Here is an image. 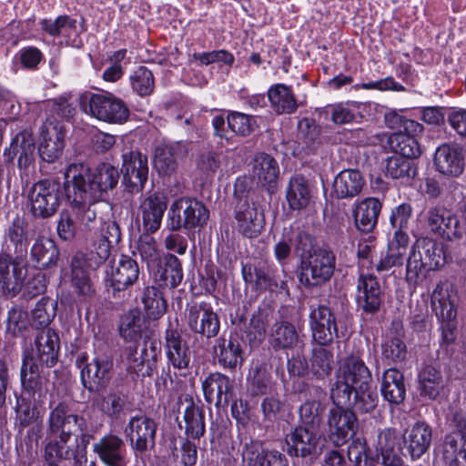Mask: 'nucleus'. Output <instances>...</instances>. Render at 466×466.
<instances>
[{
	"mask_svg": "<svg viewBox=\"0 0 466 466\" xmlns=\"http://www.w3.org/2000/svg\"><path fill=\"white\" fill-rule=\"evenodd\" d=\"M50 409L46 458L68 459L73 456L74 450L86 451L87 446L95 439L86 419L73 413L66 401H60Z\"/></svg>",
	"mask_w": 466,
	"mask_h": 466,
	"instance_id": "nucleus-1",
	"label": "nucleus"
},
{
	"mask_svg": "<svg viewBox=\"0 0 466 466\" xmlns=\"http://www.w3.org/2000/svg\"><path fill=\"white\" fill-rule=\"evenodd\" d=\"M29 232L25 222L16 218L6 231L7 252L0 254V286L3 292L16 295L26 276L24 259L27 255Z\"/></svg>",
	"mask_w": 466,
	"mask_h": 466,
	"instance_id": "nucleus-2",
	"label": "nucleus"
},
{
	"mask_svg": "<svg viewBox=\"0 0 466 466\" xmlns=\"http://www.w3.org/2000/svg\"><path fill=\"white\" fill-rule=\"evenodd\" d=\"M118 169L110 164H102L95 169L84 163H72L65 172V183L84 192L86 198L101 200L104 194L116 187Z\"/></svg>",
	"mask_w": 466,
	"mask_h": 466,
	"instance_id": "nucleus-3",
	"label": "nucleus"
},
{
	"mask_svg": "<svg viewBox=\"0 0 466 466\" xmlns=\"http://www.w3.org/2000/svg\"><path fill=\"white\" fill-rule=\"evenodd\" d=\"M371 381V372L360 357L350 355L341 359L330 389L334 405H350L353 390L370 385Z\"/></svg>",
	"mask_w": 466,
	"mask_h": 466,
	"instance_id": "nucleus-4",
	"label": "nucleus"
},
{
	"mask_svg": "<svg viewBox=\"0 0 466 466\" xmlns=\"http://www.w3.org/2000/svg\"><path fill=\"white\" fill-rule=\"evenodd\" d=\"M81 109L92 117L109 124H123L129 117V108L110 92H86L79 97Z\"/></svg>",
	"mask_w": 466,
	"mask_h": 466,
	"instance_id": "nucleus-5",
	"label": "nucleus"
},
{
	"mask_svg": "<svg viewBox=\"0 0 466 466\" xmlns=\"http://www.w3.org/2000/svg\"><path fill=\"white\" fill-rule=\"evenodd\" d=\"M65 183L45 178L34 183L28 191L31 211L35 217L47 218L54 216L64 199Z\"/></svg>",
	"mask_w": 466,
	"mask_h": 466,
	"instance_id": "nucleus-6",
	"label": "nucleus"
},
{
	"mask_svg": "<svg viewBox=\"0 0 466 466\" xmlns=\"http://www.w3.org/2000/svg\"><path fill=\"white\" fill-rule=\"evenodd\" d=\"M209 212L205 205L197 199L181 198L175 200L167 214V228L178 231L202 228L208 221Z\"/></svg>",
	"mask_w": 466,
	"mask_h": 466,
	"instance_id": "nucleus-7",
	"label": "nucleus"
},
{
	"mask_svg": "<svg viewBox=\"0 0 466 466\" xmlns=\"http://www.w3.org/2000/svg\"><path fill=\"white\" fill-rule=\"evenodd\" d=\"M335 266L334 252L328 247H319L312 256L300 262L299 281L308 288L321 286L331 279Z\"/></svg>",
	"mask_w": 466,
	"mask_h": 466,
	"instance_id": "nucleus-8",
	"label": "nucleus"
},
{
	"mask_svg": "<svg viewBox=\"0 0 466 466\" xmlns=\"http://www.w3.org/2000/svg\"><path fill=\"white\" fill-rule=\"evenodd\" d=\"M161 351V343L157 339L145 338L141 342L125 348L127 370L137 377L151 376Z\"/></svg>",
	"mask_w": 466,
	"mask_h": 466,
	"instance_id": "nucleus-9",
	"label": "nucleus"
},
{
	"mask_svg": "<svg viewBox=\"0 0 466 466\" xmlns=\"http://www.w3.org/2000/svg\"><path fill=\"white\" fill-rule=\"evenodd\" d=\"M185 319L191 332L207 339H214L219 333V317L207 301H193L187 304Z\"/></svg>",
	"mask_w": 466,
	"mask_h": 466,
	"instance_id": "nucleus-10",
	"label": "nucleus"
},
{
	"mask_svg": "<svg viewBox=\"0 0 466 466\" xmlns=\"http://www.w3.org/2000/svg\"><path fill=\"white\" fill-rule=\"evenodd\" d=\"M95 260V258L83 252L76 253L70 260V285L80 302H89L96 295L90 273L100 266H94Z\"/></svg>",
	"mask_w": 466,
	"mask_h": 466,
	"instance_id": "nucleus-11",
	"label": "nucleus"
},
{
	"mask_svg": "<svg viewBox=\"0 0 466 466\" xmlns=\"http://www.w3.org/2000/svg\"><path fill=\"white\" fill-rule=\"evenodd\" d=\"M350 407V405H335L329 410L328 436L335 446L347 443L356 434L358 420Z\"/></svg>",
	"mask_w": 466,
	"mask_h": 466,
	"instance_id": "nucleus-12",
	"label": "nucleus"
},
{
	"mask_svg": "<svg viewBox=\"0 0 466 466\" xmlns=\"http://www.w3.org/2000/svg\"><path fill=\"white\" fill-rule=\"evenodd\" d=\"M139 273L137 260L127 255H121L111 266L108 292L116 299H125L129 296L128 289L137 282Z\"/></svg>",
	"mask_w": 466,
	"mask_h": 466,
	"instance_id": "nucleus-13",
	"label": "nucleus"
},
{
	"mask_svg": "<svg viewBox=\"0 0 466 466\" xmlns=\"http://www.w3.org/2000/svg\"><path fill=\"white\" fill-rule=\"evenodd\" d=\"M427 225L430 230L449 241L461 239L465 234V225L459 218L443 206L431 207L426 214Z\"/></svg>",
	"mask_w": 466,
	"mask_h": 466,
	"instance_id": "nucleus-14",
	"label": "nucleus"
},
{
	"mask_svg": "<svg viewBox=\"0 0 466 466\" xmlns=\"http://www.w3.org/2000/svg\"><path fill=\"white\" fill-rule=\"evenodd\" d=\"M309 325L313 341L319 346H329L339 337L335 314L325 304L310 306Z\"/></svg>",
	"mask_w": 466,
	"mask_h": 466,
	"instance_id": "nucleus-15",
	"label": "nucleus"
},
{
	"mask_svg": "<svg viewBox=\"0 0 466 466\" xmlns=\"http://www.w3.org/2000/svg\"><path fill=\"white\" fill-rule=\"evenodd\" d=\"M283 451L291 457H316L320 451V436L313 429L298 426L286 434Z\"/></svg>",
	"mask_w": 466,
	"mask_h": 466,
	"instance_id": "nucleus-16",
	"label": "nucleus"
},
{
	"mask_svg": "<svg viewBox=\"0 0 466 466\" xmlns=\"http://www.w3.org/2000/svg\"><path fill=\"white\" fill-rule=\"evenodd\" d=\"M122 160L121 173L126 189L130 193L142 191L148 177L147 155L131 150L122 155Z\"/></svg>",
	"mask_w": 466,
	"mask_h": 466,
	"instance_id": "nucleus-17",
	"label": "nucleus"
},
{
	"mask_svg": "<svg viewBox=\"0 0 466 466\" xmlns=\"http://www.w3.org/2000/svg\"><path fill=\"white\" fill-rule=\"evenodd\" d=\"M126 438L135 452L144 453L155 447L157 424L147 416H133L124 429Z\"/></svg>",
	"mask_w": 466,
	"mask_h": 466,
	"instance_id": "nucleus-18",
	"label": "nucleus"
},
{
	"mask_svg": "<svg viewBox=\"0 0 466 466\" xmlns=\"http://www.w3.org/2000/svg\"><path fill=\"white\" fill-rule=\"evenodd\" d=\"M121 240V229L114 220L100 223L99 228L95 231L90 242L89 250L86 252L96 260L94 266H101L109 258L111 248Z\"/></svg>",
	"mask_w": 466,
	"mask_h": 466,
	"instance_id": "nucleus-19",
	"label": "nucleus"
},
{
	"mask_svg": "<svg viewBox=\"0 0 466 466\" xmlns=\"http://www.w3.org/2000/svg\"><path fill=\"white\" fill-rule=\"evenodd\" d=\"M86 360V355L76 360L78 368H81L82 383L89 391L99 390L110 380L109 373L113 368V360L106 356L95 357L90 362Z\"/></svg>",
	"mask_w": 466,
	"mask_h": 466,
	"instance_id": "nucleus-20",
	"label": "nucleus"
},
{
	"mask_svg": "<svg viewBox=\"0 0 466 466\" xmlns=\"http://www.w3.org/2000/svg\"><path fill=\"white\" fill-rule=\"evenodd\" d=\"M384 293L373 274L360 273L356 286V304L362 313L374 315L380 309Z\"/></svg>",
	"mask_w": 466,
	"mask_h": 466,
	"instance_id": "nucleus-21",
	"label": "nucleus"
},
{
	"mask_svg": "<svg viewBox=\"0 0 466 466\" xmlns=\"http://www.w3.org/2000/svg\"><path fill=\"white\" fill-rule=\"evenodd\" d=\"M81 190H76L65 183V195L70 203L73 215L83 230H91L97 222L96 205L99 199H91L84 195Z\"/></svg>",
	"mask_w": 466,
	"mask_h": 466,
	"instance_id": "nucleus-22",
	"label": "nucleus"
},
{
	"mask_svg": "<svg viewBox=\"0 0 466 466\" xmlns=\"http://www.w3.org/2000/svg\"><path fill=\"white\" fill-rule=\"evenodd\" d=\"M240 446L242 466H289L284 454L266 450L260 441L245 438Z\"/></svg>",
	"mask_w": 466,
	"mask_h": 466,
	"instance_id": "nucleus-23",
	"label": "nucleus"
},
{
	"mask_svg": "<svg viewBox=\"0 0 466 466\" xmlns=\"http://www.w3.org/2000/svg\"><path fill=\"white\" fill-rule=\"evenodd\" d=\"M237 230L244 237H258L264 228V215L258 211L253 202L247 198H238L234 209Z\"/></svg>",
	"mask_w": 466,
	"mask_h": 466,
	"instance_id": "nucleus-24",
	"label": "nucleus"
},
{
	"mask_svg": "<svg viewBox=\"0 0 466 466\" xmlns=\"http://www.w3.org/2000/svg\"><path fill=\"white\" fill-rule=\"evenodd\" d=\"M92 451L106 466H127L126 443L118 435L106 433L92 445Z\"/></svg>",
	"mask_w": 466,
	"mask_h": 466,
	"instance_id": "nucleus-25",
	"label": "nucleus"
},
{
	"mask_svg": "<svg viewBox=\"0 0 466 466\" xmlns=\"http://www.w3.org/2000/svg\"><path fill=\"white\" fill-rule=\"evenodd\" d=\"M42 137L38 152L43 161L55 163L65 147V129L60 121L46 120L42 128Z\"/></svg>",
	"mask_w": 466,
	"mask_h": 466,
	"instance_id": "nucleus-26",
	"label": "nucleus"
},
{
	"mask_svg": "<svg viewBox=\"0 0 466 466\" xmlns=\"http://www.w3.org/2000/svg\"><path fill=\"white\" fill-rule=\"evenodd\" d=\"M60 339L58 334L51 329H42L35 339V349L30 353L25 352L26 358H34L40 366L54 367L58 360Z\"/></svg>",
	"mask_w": 466,
	"mask_h": 466,
	"instance_id": "nucleus-27",
	"label": "nucleus"
},
{
	"mask_svg": "<svg viewBox=\"0 0 466 466\" xmlns=\"http://www.w3.org/2000/svg\"><path fill=\"white\" fill-rule=\"evenodd\" d=\"M202 390L208 403H215L217 408L226 407L234 397V380L220 373H210L202 381Z\"/></svg>",
	"mask_w": 466,
	"mask_h": 466,
	"instance_id": "nucleus-28",
	"label": "nucleus"
},
{
	"mask_svg": "<svg viewBox=\"0 0 466 466\" xmlns=\"http://www.w3.org/2000/svg\"><path fill=\"white\" fill-rule=\"evenodd\" d=\"M35 142L29 130L18 132L10 143V147L4 151L5 162L13 163L18 155L17 165L20 169L28 168L35 160Z\"/></svg>",
	"mask_w": 466,
	"mask_h": 466,
	"instance_id": "nucleus-29",
	"label": "nucleus"
},
{
	"mask_svg": "<svg viewBox=\"0 0 466 466\" xmlns=\"http://www.w3.org/2000/svg\"><path fill=\"white\" fill-rule=\"evenodd\" d=\"M215 359L225 370L236 371L244 362L243 350L237 334L219 337L213 347Z\"/></svg>",
	"mask_w": 466,
	"mask_h": 466,
	"instance_id": "nucleus-30",
	"label": "nucleus"
},
{
	"mask_svg": "<svg viewBox=\"0 0 466 466\" xmlns=\"http://www.w3.org/2000/svg\"><path fill=\"white\" fill-rule=\"evenodd\" d=\"M431 441L432 428L425 421H418L403 434V449L411 461H416L429 451Z\"/></svg>",
	"mask_w": 466,
	"mask_h": 466,
	"instance_id": "nucleus-31",
	"label": "nucleus"
},
{
	"mask_svg": "<svg viewBox=\"0 0 466 466\" xmlns=\"http://www.w3.org/2000/svg\"><path fill=\"white\" fill-rule=\"evenodd\" d=\"M167 207V198L164 194L155 192L145 198L139 206L144 232L155 233L161 226Z\"/></svg>",
	"mask_w": 466,
	"mask_h": 466,
	"instance_id": "nucleus-32",
	"label": "nucleus"
},
{
	"mask_svg": "<svg viewBox=\"0 0 466 466\" xmlns=\"http://www.w3.org/2000/svg\"><path fill=\"white\" fill-rule=\"evenodd\" d=\"M382 203L376 198H366L356 201L352 207V217L356 228L362 233H370L376 228Z\"/></svg>",
	"mask_w": 466,
	"mask_h": 466,
	"instance_id": "nucleus-33",
	"label": "nucleus"
},
{
	"mask_svg": "<svg viewBox=\"0 0 466 466\" xmlns=\"http://www.w3.org/2000/svg\"><path fill=\"white\" fill-rule=\"evenodd\" d=\"M376 450L380 452L385 466H402V457L408 455L405 450L402 451L396 431L390 428L379 432Z\"/></svg>",
	"mask_w": 466,
	"mask_h": 466,
	"instance_id": "nucleus-34",
	"label": "nucleus"
},
{
	"mask_svg": "<svg viewBox=\"0 0 466 466\" xmlns=\"http://www.w3.org/2000/svg\"><path fill=\"white\" fill-rule=\"evenodd\" d=\"M434 165L445 176L459 177L464 170L462 148L448 144L440 146L435 152Z\"/></svg>",
	"mask_w": 466,
	"mask_h": 466,
	"instance_id": "nucleus-35",
	"label": "nucleus"
},
{
	"mask_svg": "<svg viewBox=\"0 0 466 466\" xmlns=\"http://www.w3.org/2000/svg\"><path fill=\"white\" fill-rule=\"evenodd\" d=\"M250 164L252 177L268 192L273 191L280 172L278 161L272 156L261 152L255 155Z\"/></svg>",
	"mask_w": 466,
	"mask_h": 466,
	"instance_id": "nucleus-36",
	"label": "nucleus"
},
{
	"mask_svg": "<svg viewBox=\"0 0 466 466\" xmlns=\"http://www.w3.org/2000/svg\"><path fill=\"white\" fill-rule=\"evenodd\" d=\"M95 403L98 410L113 421L123 422L127 414L132 410L128 395L120 390H111Z\"/></svg>",
	"mask_w": 466,
	"mask_h": 466,
	"instance_id": "nucleus-37",
	"label": "nucleus"
},
{
	"mask_svg": "<svg viewBox=\"0 0 466 466\" xmlns=\"http://www.w3.org/2000/svg\"><path fill=\"white\" fill-rule=\"evenodd\" d=\"M271 109L277 115H291L303 106L294 94L292 87L285 84L272 85L267 92Z\"/></svg>",
	"mask_w": 466,
	"mask_h": 466,
	"instance_id": "nucleus-38",
	"label": "nucleus"
},
{
	"mask_svg": "<svg viewBox=\"0 0 466 466\" xmlns=\"http://www.w3.org/2000/svg\"><path fill=\"white\" fill-rule=\"evenodd\" d=\"M166 355L168 362L177 370H186L190 363L188 346L177 329H168L165 335Z\"/></svg>",
	"mask_w": 466,
	"mask_h": 466,
	"instance_id": "nucleus-39",
	"label": "nucleus"
},
{
	"mask_svg": "<svg viewBox=\"0 0 466 466\" xmlns=\"http://www.w3.org/2000/svg\"><path fill=\"white\" fill-rule=\"evenodd\" d=\"M147 322L137 309H133L125 313L120 320L119 333L129 344L141 342L147 335Z\"/></svg>",
	"mask_w": 466,
	"mask_h": 466,
	"instance_id": "nucleus-40",
	"label": "nucleus"
},
{
	"mask_svg": "<svg viewBox=\"0 0 466 466\" xmlns=\"http://www.w3.org/2000/svg\"><path fill=\"white\" fill-rule=\"evenodd\" d=\"M268 336V342L275 351L293 350L299 342L296 327L288 320L275 321Z\"/></svg>",
	"mask_w": 466,
	"mask_h": 466,
	"instance_id": "nucleus-41",
	"label": "nucleus"
},
{
	"mask_svg": "<svg viewBox=\"0 0 466 466\" xmlns=\"http://www.w3.org/2000/svg\"><path fill=\"white\" fill-rule=\"evenodd\" d=\"M380 393L391 404H400L405 400L406 386L403 374L395 368H389L382 373Z\"/></svg>",
	"mask_w": 466,
	"mask_h": 466,
	"instance_id": "nucleus-42",
	"label": "nucleus"
},
{
	"mask_svg": "<svg viewBox=\"0 0 466 466\" xmlns=\"http://www.w3.org/2000/svg\"><path fill=\"white\" fill-rule=\"evenodd\" d=\"M155 270L156 279L165 288L175 289L183 279L181 261L171 253L163 256Z\"/></svg>",
	"mask_w": 466,
	"mask_h": 466,
	"instance_id": "nucleus-43",
	"label": "nucleus"
},
{
	"mask_svg": "<svg viewBox=\"0 0 466 466\" xmlns=\"http://www.w3.org/2000/svg\"><path fill=\"white\" fill-rule=\"evenodd\" d=\"M364 184V177L359 170L344 169L333 181V192L338 198H352L361 192Z\"/></svg>",
	"mask_w": 466,
	"mask_h": 466,
	"instance_id": "nucleus-44",
	"label": "nucleus"
},
{
	"mask_svg": "<svg viewBox=\"0 0 466 466\" xmlns=\"http://www.w3.org/2000/svg\"><path fill=\"white\" fill-rule=\"evenodd\" d=\"M311 188L307 178L295 175L289 178L286 188V199L293 210L306 208L311 199Z\"/></svg>",
	"mask_w": 466,
	"mask_h": 466,
	"instance_id": "nucleus-45",
	"label": "nucleus"
},
{
	"mask_svg": "<svg viewBox=\"0 0 466 466\" xmlns=\"http://www.w3.org/2000/svg\"><path fill=\"white\" fill-rule=\"evenodd\" d=\"M413 217V207L410 202L400 203L391 208L389 216V223L392 237H396V240L403 242L410 239L408 229Z\"/></svg>",
	"mask_w": 466,
	"mask_h": 466,
	"instance_id": "nucleus-46",
	"label": "nucleus"
},
{
	"mask_svg": "<svg viewBox=\"0 0 466 466\" xmlns=\"http://www.w3.org/2000/svg\"><path fill=\"white\" fill-rule=\"evenodd\" d=\"M187 403L183 412L185 438L199 440L206 432L203 407L195 403L192 399L187 400Z\"/></svg>",
	"mask_w": 466,
	"mask_h": 466,
	"instance_id": "nucleus-47",
	"label": "nucleus"
},
{
	"mask_svg": "<svg viewBox=\"0 0 466 466\" xmlns=\"http://www.w3.org/2000/svg\"><path fill=\"white\" fill-rule=\"evenodd\" d=\"M431 308L440 323L456 322L457 309L449 291L438 284L431 297Z\"/></svg>",
	"mask_w": 466,
	"mask_h": 466,
	"instance_id": "nucleus-48",
	"label": "nucleus"
},
{
	"mask_svg": "<svg viewBox=\"0 0 466 466\" xmlns=\"http://www.w3.org/2000/svg\"><path fill=\"white\" fill-rule=\"evenodd\" d=\"M30 256L37 268H46L56 264L59 251L50 238H38L31 248Z\"/></svg>",
	"mask_w": 466,
	"mask_h": 466,
	"instance_id": "nucleus-49",
	"label": "nucleus"
},
{
	"mask_svg": "<svg viewBox=\"0 0 466 466\" xmlns=\"http://www.w3.org/2000/svg\"><path fill=\"white\" fill-rule=\"evenodd\" d=\"M419 135L396 131L388 137V145L393 153L412 159L420 155V146L416 139Z\"/></svg>",
	"mask_w": 466,
	"mask_h": 466,
	"instance_id": "nucleus-50",
	"label": "nucleus"
},
{
	"mask_svg": "<svg viewBox=\"0 0 466 466\" xmlns=\"http://www.w3.org/2000/svg\"><path fill=\"white\" fill-rule=\"evenodd\" d=\"M40 25L44 32L53 37H64L68 45L72 36L77 35L76 20L66 15H59L55 20L43 19Z\"/></svg>",
	"mask_w": 466,
	"mask_h": 466,
	"instance_id": "nucleus-51",
	"label": "nucleus"
},
{
	"mask_svg": "<svg viewBox=\"0 0 466 466\" xmlns=\"http://www.w3.org/2000/svg\"><path fill=\"white\" fill-rule=\"evenodd\" d=\"M274 312L268 307L259 308L255 312L249 322L247 337L250 344H260L267 336V329L273 320Z\"/></svg>",
	"mask_w": 466,
	"mask_h": 466,
	"instance_id": "nucleus-52",
	"label": "nucleus"
},
{
	"mask_svg": "<svg viewBox=\"0 0 466 466\" xmlns=\"http://www.w3.org/2000/svg\"><path fill=\"white\" fill-rule=\"evenodd\" d=\"M445 466H460L459 458L466 463V434L449 433L442 446Z\"/></svg>",
	"mask_w": 466,
	"mask_h": 466,
	"instance_id": "nucleus-53",
	"label": "nucleus"
},
{
	"mask_svg": "<svg viewBox=\"0 0 466 466\" xmlns=\"http://www.w3.org/2000/svg\"><path fill=\"white\" fill-rule=\"evenodd\" d=\"M413 247L419 249L422 259L430 267V269H438L445 264L446 257L442 244L431 238H424L418 239Z\"/></svg>",
	"mask_w": 466,
	"mask_h": 466,
	"instance_id": "nucleus-54",
	"label": "nucleus"
},
{
	"mask_svg": "<svg viewBox=\"0 0 466 466\" xmlns=\"http://www.w3.org/2000/svg\"><path fill=\"white\" fill-rule=\"evenodd\" d=\"M442 389L441 371L432 365H426L419 373V390L421 396L435 400Z\"/></svg>",
	"mask_w": 466,
	"mask_h": 466,
	"instance_id": "nucleus-55",
	"label": "nucleus"
},
{
	"mask_svg": "<svg viewBox=\"0 0 466 466\" xmlns=\"http://www.w3.org/2000/svg\"><path fill=\"white\" fill-rule=\"evenodd\" d=\"M409 242L410 239L399 242L396 240V237H392L391 240L389 242L386 254L381 257L379 263L376 265L377 271H386L392 267L401 266L407 255Z\"/></svg>",
	"mask_w": 466,
	"mask_h": 466,
	"instance_id": "nucleus-56",
	"label": "nucleus"
},
{
	"mask_svg": "<svg viewBox=\"0 0 466 466\" xmlns=\"http://www.w3.org/2000/svg\"><path fill=\"white\" fill-rule=\"evenodd\" d=\"M325 347L318 345V347L313 348L310 358V371L319 380L329 376L333 370V351Z\"/></svg>",
	"mask_w": 466,
	"mask_h": 466,
	"instance_id": "nucleus-57",
	"label": "nucleus"
},
{
	"mask_svg": "<svg viewBox=\"0 0 466 466\" xmlns=\"http://www.w3.org/2000/svg\"><path fill=\"white\" fill-rule=\"evenodd\" d=\"M179 147V144H170L160 145L156 147L154 166L159 174L169 175L176 170Z\"/></svg>",
	"mask_w": 466,
	"mask_h": 466,
	"instance_id": "nucleus-58",
	"label": "nucleus"
},
{
	"mask_svg": "<svg viewBox=\"0 0 466 466\" xmlns=\"http://www.w3.org/2000/svg\"><path fill=\"white\" fill-rule=\"evenodd\" d=\"M430 270V267L422 259L419 249L412 246L406 264V281L408 285L415 289L425 279L427 272Z\"/></svg>",
	"mask_w": 466,
	"mask_h": 466,
	"instance_id": "nucleus-59",
	"label": "nucleus"
},
{
	"mask_svg": "<svg viewBox=\"0 0 466 466\" xmlns=\"http://www.w3.org/2000/svg\"><path fill=\"white\" fill-rule=\"evenodd\" d=\"M385 174L393 179H403L413 177L416 174L411 158L393 155L385 160Z\"/></svg>",
	"mask_w": 466,
	"mask_h": 466,
	"instance_id": "nucleus-60",
	"label": "nucleus"
},
{
	"mask_svg": "<svg viewBox=\"0 0 466 466\" xmlns=\"http://www.w3.org/2000/svg\"><path fill=\"white\" fill-rule=\"evenodd\" d=\"M40 367L34 358L23 357L20 377L25 394L27 393L31 396L32 393H35L40 388Z\"/></svg>",
	"mask_w": 466,
	"mask_h": 466,
	"instance_id": "nucleus-61",
	"label": "nucleus"
},
{
	"mask_svg": "<svg viewBox=\"0 0 466 466\" xmlns=\"http://www.w3.org/2000/svg\"><path fill=\"white\" fill-rule=\"evenodd\" d=\"M326 406L319 400H308L304 401L299 407V420L300 426H305L309 429H317L321 421L322 415L325 411Z\"/></svg>",
	"mask_w": 466,
	"mask_h": 466,
	"instance_id": "nucleus-62",
	"label": "nucleus"
},
{
	"mask_svg": "<svg viewBox=\"0 0 466 466\" xmlns=\"http://www.w3.org/2000/svg\"><path fill=\"white\" fill-rule=\"evenodd\" d=\"M132 90L141 97L150 96L155 89L153 73L144 66L136 68L129 76Z\"/></svg>",
	"mask_w": 466,
	"mask_h": 466,
	"instance_id": "nucleus-63",
	"label": "nucleus"
},
{
	"mask_svg": "<svg viewBox=\"0 0 466 466\" xmlns=\"http://www.w3.org/2000/svg\"><path fill=\"white\" fill-rule=\"evenodd\" d=\"M38 410L36 406L32 402L30 396L26 397L25 393L16 397L15 405V425L23 430L32 423H34L38 418Z\"/></svg>",
	"mask_w": 466,
	"mask_h": 466,
	"instance_id": "nucleus-64",
	"label": "nucleus"
}]
</instances>
